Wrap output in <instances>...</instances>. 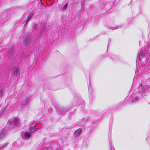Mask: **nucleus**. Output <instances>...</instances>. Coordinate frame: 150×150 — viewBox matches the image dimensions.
Returning a JSON list of instances; mask_svg holds the SVG:
<instances>
[{"label":"nucleus","instance_id":"f257e3e1","mask_svg":"<svg viewBox=\"0 0 150 150\" xmlns=\"http://www.w3.org/2000/svg\"><path fill=\"white\" fill-rule=\"evenodd\" d=\"M36 124L35 123H33L32 124V126L34 127L31 128H30V131L31 132H33L35 130V127Z\"/></svg>","mask_w":150,"mask_h":150},{"label":"nucleus","instance_id":"39448f33","mask_svg":"<svg viewBox=\"0 0 150 150\" xmlns=\"http://www.w3.org/2000/svg\"><path fill=\"white\" fill-rule=\"evenodd\" d=\"M81 130L80 129H78L76 130L75 132V133H77L78 134H79L81 132Z\"/></svg>","mask_w":150,"mask_h":150},{"label":"nucleus","instance_id":"20e7f679","mask_svg":"<svg viewBox=\"0 0 150 150\" xmlns=\"http://www.w3.org/2000/svg\"><path fill=\"white\" fill-rule=\"evenodd\" d=\"M13 120L14 123L15 124H16L19 123L18 119L17 118H15L13 119Z\"/></svg>","mask_w":150,"mask_h":150},{"label":"nucleus","instance_id":"f03ea898","mask_svg":"<svg viewBox=\"0 0 150 150\" xmlns=\"http://www.w3.org/2000/svg\"><path fill=\"white\" fill-rule=\"evenodd\" d=\"M6 134V131L4 130H2L0 132V139L5 135Z\"/></svg>","mask_w":150,"mask_h":150},{"label":"nucleus","instance_id":"423d86ee","mask_svg":"<svg viewBox=\"0 0 150 150\" xmlns=\"http://www.w3.org/2000/svg\"><path fill=\"white\" fill-rule=\"evenodd\" d=\"M67 4H66L64 6L63 8V10H64L66 8H67Z\"/></svg>","mask_w":150,"mask_h":150},{"label":"nucleus","instance_id":"0eeeda50","mask_svg":"<svg viewBox=\"0 0 150 150\" xmlns=\"http://www.w3.org/2000/svg\"><path fill=\"white\" fill-rule=\"evenodd\" d=\"M32 16V15H29V16H28V18H30Z\"/></svg>","mask_w":150,"mask_h":150},{"label":"nucleus","instance_id":"7ed1b4c3","mask_svg":"<svg viewBox=\"0 0 150 150\" xmlns=\"http://www.w3.org/2000/svg\"><path fill=\"white\" fill-rule=\"evenodd\" d=\"M24 135L26 138H28L30 137V133H28V132H25L24 133Z\"/></svg>","mask_w":150,"mask_h":150}]
</instances>
